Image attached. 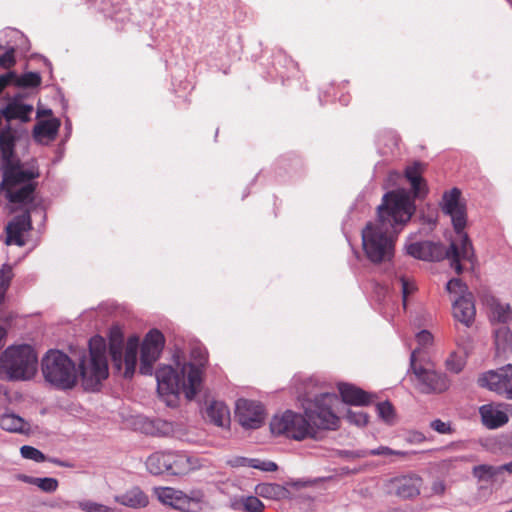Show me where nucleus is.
Listing matches in <instances>:
<instances>
[{
    "label": "nucleus",
    "mask_w": 512,
    "mask_h": 512,
    "mask_svg": "<svg viewBox=\"0 0 512 512\" xmlns=\"http://www.w3.org/2000/svg\"><path fill=\"white\" fill-rule=\"evenodd\" d=\"M20 453L23 458L33 460L37 463H41L46 460V456L39 449L29 445L22 446Z\"/></svg>",
    "instance_id": "obj_40"
},
{
    "label": "nucleus",
    "mask_w": 512,
    "mask_h": 512,
    "mask_svg": "<svg viewBox=\"0 0 512 512\" xmlns=\"http://www.w3.org/2000/svg\"><path fill=\"white\" fill-rule=\"evenodd\" d=\"M501 473L500 466H493L487 464H481L474 466L472 469V474L479 481H490L495 476Z\"/></svg>",
    "instance_id": "obj_32"
},
{
    "label": "nucleus",
    "mask_w": 512,
    "mask_h": 512,
    "mask_svg": "<svg viewBox=\"0 0 512 512\" xmlns=\"http://www.w3.org/2000/svg\"><path fill=\"white\" fill-rule=\"evenodd\" d=\"M14 85L21 88H35L41 84V76L38 72H26L21 76L16 74Z\"/></svg>",
    "instance_id": "obj_34"
},
{
    "label": "nucleus",
    "mask_w": 512,
    "mask_h": 512,
    "mask_svg": "<svg viewBox=\"0 0 512 512\" xmlns=\"http://www.w3.org/2000/svg\"><path fill=\"white\" fill-rule=\"evenodd\" d=\"M494 344L497 355L512 353V332L509 327L502 325L494 329Z\"/></svg>",
    "instance_id": "obj_29"
},
{
    "label": "nucleus",
    "mask_w": 512,
    "mask_h": 512,
    "mask_svg": "<svg viewBox=\"0 0 512 512\" xmlns=\"http://www.w3.org/2000/svg\"><path fill=\"white\" fill-rule=\"evenodd\" d=\"M32 229L31 216L29 211H26L20 215L15 216L6 226V239L5 244H15L19 247H23L26 242L23 237V233L28 232Z\"/></svg>",
    "instance_id": "obj_17"
},
{
    "label": "nucleus",
    "mask_w": 512,
    "mask_h": 512,
    "mask_svg": "<svg viewBox=\"0 0 512 512\" xmlns=\"http://www.w3.org/2000/svg\"><path fill=\"white\" fill-rule=\"evenodd\" d=\"M235 416L242 427L257 429L263 424L265 419L264 407L257 401L238 399Z\"/></svg>",
    "instance_id": "obj_13"
},
{
    "label": "nucleus",
    "mask_w": 512,
    "mask_h": 512,
    "mask_svg": "<svg viewBox=\"0 0 512 512\" xmlns=\"http://www.w3.org/2000/svg\"><path fill=\"white\" fill-rule=\"evenodd\" d=\"M168 405H173L176 402V399H164Z\"/></svg>",
    "instance_id": "obj_61"
},
{
    "label": "nucleus",
    "mask_w": 512,
    "mask_h": 512,
    "mask_svg": "<svg viewBox=\"0 0 512 512\" xmlns=\"http://www.w3.org/2000/svg\"><path fill=\"white\" fill-rule=\"evenodd\" d=\"M282 487L273 483H261L255 487V493L263 498L276 499L280 495Z\"/></svg>",
    "instance_id": "obj_36"
},
{
    "label": "nucleus",
    "mask_w": 512,
    "mask_h": 512,
    "mask_svg": "<svg viewBox=\"0 0 512 512\" xmlns=\"http://www.w3.org/2000/svg\"><path fill=\"white\" fill-rule=\"evenodd\" d=\"M146 467L153 475L168 473V451L151 454L146 460Z\"/></svg>",
    "instance_id": "obj_31"
},
{
    "label": "nucleus",
    "mask_w": 512,
    "mask_h": 512,
    "mask_svg": "<svg viewBox=\"0 0 512 512\" xmlns=\"http://www.w3.org/2000/svg\"><path fill=\"white\" fill-rule=\"evenodd\" d=\"M379 417L387 424H392L395 417V411L392 404L388 401L380 402L376 406Z\"/></svg>",
    "instance_id": "obj_38"
},
{
    "label": "nucleus",
    "mask_w": 512,
    "mask_h": 512,
    "mask_svg": "<svg viewBox=\"0 0 512 512\" xmlns=\"http://www.w3.org/2000/svg\"><path fill=\"white\" fill-rule=\"evenodd\" d=\"M453 317L456 321L462 323L466 327H470L474 320L476 309L473 296H461L454 300L452 305Z\"/></svg>",
    "instance_id": "obj_19"
},
{
    "label": "nucleus",
    "mask_w": 512,
    "mask_h": 512,
    "mask_svg": "<svg viewBox=\"0 0 512 512\" xmlns=\"http://www.w3.org/2000/svg\"><path fill=\"white\" fill-rule=\"evenodd\" d=\"M202 370L184 363L178 369L171 366H162L156 370L157 390L161 396L177 397L184 393L188 400H192L199 391L201 385Z\"/></svg>",
    "instance_id": "obj_4"
},
{
    "label": "nucleus",
    "mask_w": 512,
    "mask_h": 512,
    "mask_svg": "<svg viewBox=\"0 0 512 512\" xmlns=\"http://www.w3.org/2000/svg\"><path fill=\"white\" fill-rule=\"evenodd\" d=\"M154 495L163 505L182 512H197L201 509L200 498L191 497L172 487H155Z\"/></svg>",
    "instance_id": "obj_10"
},
{
    "label": "nucleus",
    "mask_w": 512,
    "mask_h": 512,
    "mask_svg": "<svg viewBox=\"0 0 512 512\" xmlns=\"http://www.w3.org/2000/svg\"><path fill=\"white\" fill-rule=\"evenodd\" d=\"M15 137L10 129L0 133V154L3 161V180L0 188L31 183L32 179L39 177V171L32 166L23 169L19 162L14 161Z\"/></svg>",
    "instance_id": "obj_5"
},
{
    "label": "nucleus",
    "mask_w": 512,
    "mask_h": 512,
    "mask_svg": "<svg viewBox=\"0 0 512 512\" xmlns=\"http://www.w3.org/2000/svg\"><path fill=\"white\" fill-rule=\"evenodd\" d=\"M456 344L461 348L467 356L473 349V340L469 335L459 336L456 339Z\"/></svg>",
    "instance_id": "obj_47"
},
{
    "label": "nucleus",
    "mask_w": 512,
    "mask_h": 512,
    "mask_svg": "<svg viewBox=\"0 0 512 512\" xmlns=\"http://www.w3.org/2000/svg\"><path fill=\"white\" fill-rule=\"evenodd\" d=\"M512 319V309L509 304L496 302L492 306V320L505 324Z\"/></svg>",
    "instance_id": "obj_35"
},
{
    "label": "nucleus",
    "mask_w": 512,
    "mask_h": 512,
    "mask_svg": "<svg viewBox=\"0 0 512 512\" xmlns=\"http://www.w3.org/2000/svg\"><path fill=\"white\" fill-rule=\"evenodd\" d=\"M343 402L354 406H365L371 402V395L352 384L341 383L338 386Z\"/></svg>",
    "instance_id": "obj_23"
},
{
    "label": "nucleus",
    "mask_w": 512,
    "mask_h": 512,
    "mask_svg": "<svg viewBox=\"0 0 512 512\" xmlns=\"http://www.w3.org/2000/svg\"><path fill=\"white\" fill-rule=\"evenodd\" d=\"M446 365L448 367L449 370L455 372V373H458L462 370V367H463V361L462 360H459L458 362H454V356L451 355L447 360H446Z\"/></svg>",
    "instance_id": "obj_53"
},
{
    "label": "nucleus",
    "mask_w": 512,
    "mask_h": 512,
    "mask_svg": "<svg viewBox=\"0 0 512 512\" xmlns=\"http://www.w3.org/2000/svg\"><path fill=\"white\" fill-rule=\"evenodd\" d=\"M405 249L408 255L424 261H437L443 255L441 245L431 241L410 243L405 246Z\"/></svg>",
    "instance_id": "obj_18"
},
{
    "label": "nucleus",
    "mask_w": 512,
    "mask_h": 512,
    "mask_svg": "<svg viewBox=\"0 0 512 512\" xmlns=\"http://www.w3.org/2000/svg\"><path fill=\"white\" fill-rule=\"evenodd\" d=\"M501 467V473L502 472H508L509 474H512V461L505 463L503 465H500Z\"/></svg>",
    "instance_id": "obj_57"
},
{
    "label": "nucleus",
    "mask_w": 512,
    "mask_h": 512,
    "mask_svg": "<svg viewBox=\"0 0 512 512\" xmlns=\"http://www.w3.org/2000/svg\"><path fill=\"white\" fill-rule=\"evenodd\" d=\"M420 349L412 351L410 356V369L414 374L416 389L423 394H438L449 388L447 376L434 369L417 364L416 356Z\"/></svg>",
    "instance_id": "obj_8"
},
{
    "label": "nucleus",
    "mask_w": 512,
    "mask_h": 512,
    "mask_svg": "<svg viewBox=\"0 0 512 512\" xmlns=\"http://www.w3.org/2000/svg\"><path fill=\"white\" fill-rule=\"evenodd\" d=\"M41 370L45 381L57 389H72L80 374L84 389L97 391L109 374L106 341L101 336L92 337L89 340V353L80 358L78 369L67 354L51 349L41 360Z\"/></svg>",
    "instance_id": "obj_2"
},
{
    "label": "nucleus",
    "mask_w": 512,
    "mask_h": 512,
    "mask_svg": "<svg viewBox=\"0 0 512 512\" xmlns=\"http://www.w3.org/2000/svg\"><path fill=\"white\" fill-rule=\"evenodd\" d=\"M430 427L440 433V434H450L452 432V428L450 423L443 422L440 419H435L430 423Z\"/></svg>",
    "instance_id": "obj_48"
},
{
    "label": "nucleus",
    "mask_w": 512,
    "mask_h": 512,
    "mask_svg": "<svg viewBox=\"0 0 512 512\" xmlns=\"http://www.w3.org/2000/svg\"><path fill=\"white\" fill-rule=\"evenodd\" d=\"M15 52L13 46H3L0 44V66L2 68L9 69L15 65Z\"/></svg>",
    "instance_id": "obj_37"
},
{
    "label": "nucleus",
    "mask_w": 512,
    "mask_h": 512,
    "mask_svg": "<svg viewBox=\"0 0 512 512\" xmlns=\"http://www.w3.org/2000/svg\"><path fill=\"white\" fill-rule=\"evenodd\" d=\"M52 115V110L51 109H38L37 111V116L38 117H42V116H51Z\"/></svg>",
    "instance_id": "obj_58"
},
{
    "label": "nucleus",
    "mask_w": 512,
    "mask_h": 512,
    "mask_svg": "<svg viewBox=\"0 0 512 512\" xmlns=\"http://www.w3.org/2000/svg\"><path fill=\"white\" fill-rule=\"evenodd\" d=\"M0 427L11 433L27 434L30 432V424L14 413L3 414L0 417Z\"/></svg>",
    "instance_id": "obj_28"
},
{
    "label": "nucleus",
    "mask_w": 512,
    "mask_h": 512,
    "mask_svg": "<svg viewBox=\"0 0 512 512\" xmlns=\"http://www.w3.org/2000/svg\"><path fill=\"white\" fill-rule=\"evenodd\" d=\"M396 282H398L401 286L402 300H403V305L405 307L406 303H407L408 296L415 291L416 286L413 282H411L409 279H407L404 276L396 277Z\"/></svg>",
    "instance_id": "obj_43"
},
{
    "label": "nucleus",
    "mask_w": 512,
    "mask_h": 512,
    "mask_svg": "<svg viewBox=\"0 0 512 512\" xmlns=\"http://www.w3.org/2000/svg\"><path fill=\"white\" fill-rule=\"evenodd\" d=\"M16 186H5L0 190L5 191L7 200L11 203L18 204H30L34 200V192L36 189L35 183H26L17 190H14Z\"/></svg>",
    "instance_id": "obj_26"
},
{
    "label": "nucleus",
    "mask_w": 512,
    "mask_h": 512,
    "mask_svg": "<svg viewBox=\"0 0 512 512\" xmlns=\"http://www.w3.org/2000/svg\"><path fill=\"white\" fill-rule=\"evenodd\" d=\"M7 289L0 288V305L4 302Z\"/></svg>",
    "instance_id": "obj_60"
},
{
    "label": "nucleus",
    "mask_w": 512,
    "mask_h": 512,
    "mask_svg": "<svg viewBox=\"0 0 512 512\" xmlns=\"http://www.w3.org/2000/svg\"><path fill=\"white\" fill-rule=\"evenodd\" d=\"M138 347L139 338L132 336L128 339L123 354V336L121 332L118 329L111 331L109 353L112 369L115 373L122 374L125 378H131L134 375Z\"/></svg>",
    "instance_id": "obj_7"
},
{
    "label": "nucleus",
    "mask_w": 512,
    "mask_h": 512,
    "mask_svg": "<svg viewBox=\"0 0 512 512\" xmlns=\"http://www.w3.org/2000/svg\"><path fill=\"white\" fill-rule=\"evenodd\" d=\"M60 127V120L52 118L38 122L33 129V137L39 143H48L55 140Z\"/></svg>",
    "instance_id": "obj_24"
},
{
    "label": "nucleus",
    "mask_w": 512,
    "mask_h": 512,
    "mask_svg": "<svg viewBox=\"0 0 512 512\" xmlns=\"http://www.w3.org/2000/svg\"><path fill=\"white\" fill-rule=\"evenodd\" d=\"M165 339L163 334L157 330L152 329L145 336L140 357V373L143 375H151L153 372V364L158 359L163 347Z\"/></svg>",
    "instance_id": "obj_12"
},
{
    "label": "nucleus",
    "mask_w": 512,
    "mask_h": 512,
    "mask_svg": "<svg viewBox=\"0 0 512 512\" xmlns=\"http://www.w3.org/2000/svg\"><path fill=\"white\" fill-rule=\"evenodd\" d=\"M50 462H52L53 464L57 465V466H60V467H72L73 465L67 461H62L60 459H57V458H52L50 459Z\"/></svg>",
    "instance_id": "obj_56"
},
{
    "label": "nucleus",
    "mask_w": 512,
    "mask_h": 512,
    "mask_svg": "<svg viewBox=\"0 0 512 512\" xmlns=\"http://www.w3.org/2000/svg\"><path fill=\"white\" fill-rule=\"evenodd\" d=\"M77 506L85 512H115L114 508L91 500L79 501Z\"/></svg>",
    "instance_id": "obj_39"
},
{
    "label": "nucleus",
    "mask_w": 512,
    "mask_h": 512,
    "mask_svg": "<svg viewBox=\"0 0 512 512\" xmlns=\"http://www.w3.org/2000/svg\"><path fill=\"white\" fill-rule=\"evenodd\" d=\"M32 111V105L22 103L21 94L15 95L12 99H10L7 105L1 109V113L7 121L17 119L21 122L29 121Z\"/></svg>",
    "instance_id": "obj_20"
},
{
    "label": "nucleus",
    "mask_w": 512,
    "mask_h": 512,
    "mask_svg": "<svg viewBox=\"0 0 512 512\" xmlns=\"http://www.w3.org/2000/svg\"><path fill=\"white\" fill-rule=\"evenodd\" d=\"M264 504L255 496L241 497L239 502L233 504L235 510H244L246 512H262Z\"/></svg>",
    "instance_id": "obj_33"
},
{
    "label": "nucleus",
    "mask_w": 512,
    "mask_h": 512,
    "mask_svg": "<svg viewBox=\"0 0 512 512\" xmlns=\"http://www.w3.org/2000/svg\"><path fill=\"white\" fill-rule=\"evenodd\" d=\"M459 237V243L451 242L449 249L446 251V257L451 260V267L457 274H461L463 267L461 260L472 262L474 259V249L468 235L462 230L455 232Z\"/></svg>",
    "instance_id": "obj_15"
},
{
    "label": "nucleus",
    "mask_w": 512,
    "mask_h": 512,
    "mask_svg": "<svg viewBox=\"0 0 512 512\" xmlns=\"http://www.w3.org/2000/svg\"><path fill=\"white\" fill-rule=\"evenodd\" d=\"M229 463H230V465L232 467H248V465H249V458H246V457H235Z\"/></svg>",
    "instance_id": "obj_54"
},
{
    "label": "nucleus",
    "mask_w": 512,
    "mask_h": 512,
    "mask_svg": "<svg viewBox=\"0 0 512 512\" xmlns=\"http://www.w3.org/2000/svg\"><path fill=\"white\" fill-rule=\"evenodd\" d=\"M368 449H360V450H354V451H346L345 454L348 457L351 458H365L369 456L367 453Z\"/></svg>",
    "instance_id": "obj_55"
},
{
    "label": "nucleus",
    "mask_w": 512,
    "mask_h": 512,
    "mask_svg": "<svg viewBox=\"0 0 512 512\" xmlns=\"http://www.w3.org/2000/svg\"><path fill=\"white\" fill-rule=\"evenodd\" d=\"M115 502L129 508H144L148 505V496L137 486L114 497Z\"/></svg>",
    "instance_id": "obj_25"
},
{
    "label": "nucleus",
    "mask_w": 512,
    "mask_h": 512,
    "mask_svg": "<svg viewBox=\"0 0 512 512\" xmlns=\"http://www.w3.org/2000/svg\"><path fill=\"white\" fill-rule=\"evenodd\" d=\"M248 467L259 469L261 471L266 472H274L278 468L277 464L273 461H261L256 458H249Z\"/></svg>",
    "instance_id": "obj_45"
},
{
    "label": "nucleus",
    "mask_w": 512,
    "mask_h": 512,
    "mask_svg": "<svg viewBox=\"0 0 512 512\" xmlns=\"http://www.w3.org/2000/svg\"><path fill=\"white\" fill-rule=\"evenodd\" d=\"M15 77L16 73L13 71L0 75V94L6 86H8L9 84H14L13 78Z\"/></svg>",
    "instance_id": "obj_51"
},
{
    "label": "nucleus",
    "mask_w": 512,
    "mask_h": 512,
    "mask_svg": "<svg viewBox=\"0 0 512 512\" xmlns=\"http://www.w3.org/2000/svg\"><path fill=\"white\" fill-rule=\"evenodd\" d=\"M201 467L200 460L184 451H168V474L186 475Z\"/></svg>",
    "instance_id": "obj_16"
},
{
    "label": "nucleus",
    "mask_w": 512,
    "mask_h": 512,
    "mask_svg": "<svg viewBox=\"0 0 512 512\" xmlns=\"http://www.w3.org/2000/svg\"><path fill=\"white\" fill-rule=\"evenodd\" d=\"M193 359L196 361L194 366L200 369V366H204L207 361V353L201 348H194L191 352Z\"/></svg>",
    "instance_id": "obj_50"
},
{
    "label": "nucleus",
    "mask_w": 512,
    "mask_h": 512,
    "mask_svg": "<svg viewBox=\"0 0 512 512\" xmlns=\"http://www.w3.org/2000/svg\"><path fill=\"white\" fill-rule=\"evenodd\" d=\"M367 453L369 454V456H400V457H405L409 454V452L393 450L387 446H380L375 449H368Z\"/></svg>",
    "instance_id": "obj_41"
},
{
    "label": "nucleus",
    "mask_w": 512,
    "mask_h": 512,
    "mask_svg": "<svg viewBox=\"0 0 512 512\" xmlns=\"http://www.w3.org/2000/svg\"><path fill=\"white\" fill-rule=\"evenodd\" d=\"M37 363L35 350L27 344L8 347L0 357V366L10 380L31 379Z\"/></svg>",
    "instance_id": "obj_6"
},
{
    "label": "nucleus",
    "mask_w": 512,
    "mask_h": 512,
    "mask_svg": "<svg viewBox=\"0 0 512 512\" xmlns=\"http://www.w3.org/2000/svg\"><path fill=\"white\" fill-rule=\"evenodd\" d=\"M414 199L405 189L384 194L377 209V220L362 230V245L373 263L390 261L394 256L395 241L403 227L415 213Z\"/></svg>",
    "instance_id": "obj_1"
},
{
    "label": "nucleus",
    "mask_w": 512,
    "mask_h": 512,
    "mask_svg": "<svg viewBox=\"0 0 512 512\" xmlns=\"http://www.w3.org/2000/svg\"><path fill=\"white\" fill-rule=\"evenodd\" d=\"M425 165L421 162H414L405 169V177L411 184L414 198H423L428 193L425 180L422 178Z\"/></svg>",
    "instance_id": "obj_21"
},
{
    "label": "nucleus",
    "mask_w": 512,
    "mask_h": 512,
    "mask_svg": "<svg viewBox=\"0 0 512 512\" xmlns=\"http://www.w3.org/2000/svg\"><path fill=\"white\" fill-rule=\"evenodd\" d=\"M6 335V331L4 330L3 327L0 326V349L3 347L4 343H3V339Z\"/></svg>",
    "instance_id": "obj_59"
},
{
    "label": "nucleus",
    "mask_w": 512,
    "mask_h": 512,
    "mask_svg": "<svg viewBox=\"0 0 512 512\" xmlns=\"http://www.w3.org/2000/svg\"><path fill=\"white\" fill-rule=\"evenodd\" d=\"M17 480L27 484L37 486L41 491L45 493H53L58 489L59 482L56 478L52 477H33L26 474H18Z\"/></svg>",
    "instance_id": "obj_30"
},
{
    "label": "nucleus",
    "mask_w": 512,
    "mask_h": 512,
    "mask_svg": "<svg viewBox=\"0 0 512 512\" xmlns=\"http://www.w3.org/2000/svg\"><path fill=\"white\" fill-rule=\"evenodd\" d=\"M426 440L425 435L422 432L412 431L409 432L406 441L411 444H420Z\"/></svg>",
    "instance_id": "obj_52"
},
{
    "label": "nucleus",
    "mask_w": 512,
    "mask_h": 512,
    "mask_svg": "<svg viewBox=\"0 0 512 512\" xmlns=\"http://www.w3.org/2000/svg\"><path fill=\"white\" fill-rule=\"evenodd\" d=\"M478 385L512 400V364L482 373Z\"/></svg>",
    "instance_id": "obj_9"
},
{
    "label": "nucleus",
    "mask_w": 512,
    "mask_h": 512,
    "mask_svg": "<svg viewBox=\"0 0 512 512\" xmlns=\"http://www.w3.org/2000/svg\"><path fill=\"white\" fill-rule=\"evenodd\" d=\"M422 484V478L416 474L401 475L386 483V491L403 500L413 499L420 494Z\"/></svg>",
    "instance_id": "obj_14"
},
{
    "label": "nucleus",
    "mask_w": 512,
    "mask_h": 512,
    "mask_svg": "<svg viewBox=\"0 0 512 512\" xmlns=\"http://www.w3.org/2000/svg\"><path fill=\"white\" fill-rule=\"evenodd\" d=\"M482 423L488 429H497L505 425L509 418L498 406L485 404L479 408Z\"/></svg>",
    "instance_id": "obj_22"
},
{
    "label": "nucleus",
    "mask_w": 512,
    "mask_h": 512,
    "mask_svg": "<svg viewBox=\"0 0 512 512\" xmlns=\"http://www.w3.org/2000/svg\"><path fill=\"white\" fill-rule=\"evenodd\" d=\"M206 416L216 426L224 427L230 422V411L222 401H211L206 408Z\"/></svg>",
    "instance_id": "obj_27"
},
{
    "label": "nucleus",
    "mask_w": 512,
    "mask_h": 512,
    "mask_svg": "<svg viewBox=\"0 0 512 512\" xmlns=\"http://www.w3.org/2000/svg\"><path fill=\"white\" fill-rule=\"evenodd\" d=\"M346 419L359 427L365 426L368 423V415L363 411L348 410Z\"/></svg>",
    "instance_id": "obj_44"
},
{
    "label": "nucleus",
    "mask_w": 512,
    "mask_h": 512,
    "mask_svg": "<svg viewBox=\"0 0 512 512\" xmlns=\"http://www.w3.org/2000/svg\"><path fill=\"white\" fill-rule=\"evenodd\" d=\"M446 289L449 293H454L461 296H468L467 286L464 282H462L459 278H453L448 281L446 285Z\"/></svg>",
    "instance_id": "obj_42"
},
{
    "label": "nucleus",
    "mask_w": 512,
    "mask_h": 512,
    "mask_svg": "<svg viewBox=\"0 0 512 512\" xmlns=\"http://www.w3.org/2000/svg\"><path fill=\"white\" fill-rule=\"evenodd\" d=\"M441 209L451 217L455 232H461L467 224L466 204L461 199V190L454 187L442 196Z\"/></svg>",
    "instance_id": "obj_11"
},
{
    "label": "nucleus",
    "mask_w": 512,
    "mask_h": 512,
    "mask_svg": "<svg viewBox=\"0 0 512 512\" xmlns=\"http://www.w3.org/2000/svg\"><path fill=\"white\" fill-rule=\"evenodd\" d=\"M416 341L420 347L424 348L432 344L433 336L429 331L422 330L419 333H417Z\"/></svg>",
    "instance_id": "obj_49"
},
{
    "label": "nucleus",
    "mask_w": 512,
    "mask_h": 512,
    "mask_svg": "<svg viewBox=\"0 0 512 512\" xmlns=\"http://www.w3.org/2000/svg\"><path fill=\"white\" fill-rule=\"evenodd\" d=\"M337 402L338 396L335 393H320L313 399L305 397L302 400L304 414L287 410L275 415L270 422L271 432L301 441L314 438L318 429L335 430L339 418L334 413L333 406Z\"/></svg>",
    "instance_id": "obj_3"
},
{
    "label": "nucleus",
    "mask_w": 512,
    "mask_h": 512,
    "mask_svg": "<svg viewBox=\"0 0 512 512\" xmlns=\"http://www.w3.org/2000/svg\"><path fill=\"white\" fill-rule=\"evenodd\" d=\"M13 277V269L9 264H3L0 268V288L8 289Z\"/></svg>",
    "instance_id": "obj_46"
}]
</instances>
